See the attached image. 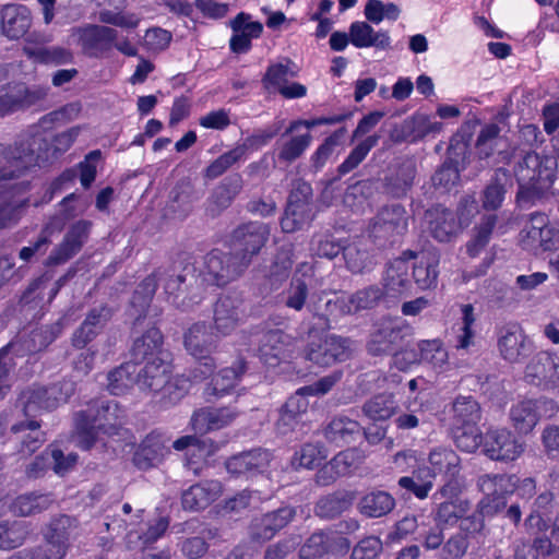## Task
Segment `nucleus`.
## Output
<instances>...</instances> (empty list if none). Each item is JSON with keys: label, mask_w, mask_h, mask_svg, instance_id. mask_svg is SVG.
Segmentation results:
<instances>
[{"label": "nucleus", "mask_w": 559, "mask_h": 559, "mask_svg": "<svg viewBox=\"0 0 559 559\" xmlns=\"http://www.w3.org/2000/svg\"><path fill=\"white\" fill-rule=\"evenodd\" d=\"M79 134L80 128L73 127L57 134L49 146L40 127L34 126L14 146L0 144V188L31 167L52 163L71 147Z\"/></svg>", "instance_id": "1"}, {"label": "nucleus", "mask_w": 559, "mask_h": 559, "mask_svg": "<svg viewBox=\"0 0 559 559\" xmlns=\"http://www.w3.org/2000/svg\"><path fill=\"white\" fill-rule=\"evenodd\" d=\"M126 414L114 402H102L75 415V442L83 450L91 449L100 433L114 436L124 423Z\"/></svg>", "instance_id": "2"}, {"label": "nucleus", "mask_w": 559, "mask_h": 559, "mask_svg": "<svg viewBox=\"0 0 559 559\" xmlns=\"http://www.w3.org/2000/svg\"><path fill=\"white\" fill-rule=\"evenodd\" d=\"M158 282L164 286L167 300L181 310H190L203 299L201 294L192 292L190 296L180 298L181 284L185 282V277L175 270H165L158 271L142 281L132 297V306L139 307L141 312L144 311L155 294Z\"/></svg>", "instance_id": "3"}, {"label": "nucleus", "mask_w": 559, "mask_h": 559, "mask_svg": "<svg viewBox=\"0 0 559 559\" xmlns=\"http://www.w3.org/2000/svg\"><path fill=\"white\" fill-rule=\"evenodd\" d=\"M218 337L205 322L190 325L183 334V346L189 355L198 362L193 368V379L204 380L211 376L216 367L211 356L217 348Z\"/></svg>", "instance_id": "4"}, {"label": "nucleus", "mask_w": 559, "mask_h": 559, "mask_svg": "<svg viewBox=\"0 0 559 559\" xmlns=\"http://www.w3.org/2000/svg\"><path fill=\"white\" fill-rule=\"evenodd\" d=\"M298 67L289 58L271 62L262 76L263 88L270 94H280L285 99L302 98L307 95V86L298 82H289L297 76Z\"/></svg>", "instance_id": "5"}, {"label": "nucleus", "mask_w": 559, "mask_h": 559, "mask_svg": "<svg viewBox=\"0 0 559 559\" xmlns=\"http://www.w3.org/2000/svg\"><path fill=\"white\" fill-rule=\"evenodd\" d=\"M79 522L75 518L61 514L53 518L45 534V544L36 547L46 559H63L74 537Z\"/></svg>", "instance_id": "6"}, {"label": "nucleus", "mask_w": 559, "mask_h": 559, "mask_svg": "<svg viewBox=\"0 0 559 559\" xmlns=\"http://www.w3.org/2000/svg\"><path fill=\"white\" fill-rule=\"evenodd\" d=\"M497 345L501 357L511 364L522 362L534 349L533 342L516 322L497 329Z\"/></svg>", "instance_id": "7"}, {"label": "nucleus", "mask_w": 559, "mask_h": 559, "mask_svg": "<svg viewBox=\"0 0 559 559\" xmlns=\"http://www.w3.org/2000/svg\"><path fill=\"white\" fill-rule=\"evenodd\" d=\"M270 237V228L261 222H249L238 226L233 233L234 247L238 260L247 267L253 255L258 254Z\"/></svg>", "instance_id": "8"}, {"label": "nucleus", "mask_w": 559, "mask_h": 559, "mask_svg": "<svg viewBox=\"0 0 559 559\" xmlns=\"http://www.w3.org/2000/svg\"><path fill=\"white\" fill-rule=\"evenodd\" d=\"M71 392L72 388L67 383L28 389L22 394L25 415L35 416L41 411H52L66 403Z\"/></svg>", "instance_id": "9"}, {"label": "nucleus", "mask_w": 559, "mask_h": 559, "mask_svg": "<svg viewBox=\"0 0 559 559\" xmlns=\"http://www.w3.org/2000/svg\"><path fill=\"white\" fill-rule=\"evenodd\" d=\"M245 269L238 260V255L213 250L205 257L202 281L209 285L224 286L239 276Z\"/></svg>", "instance_id": "10"}, {"label": "nucleus", "mask_w": 559, "mask_h": 559, "mask_svg": "<svg viewBox=\"0 0 559 559\" xmlns=\"http://www.w3.org/2000/svg\"><path fill=\"white\" fill-rule=\"evenodd\" d=\"M557 159L554 156L527 152L514 167L518 183L554 182L556 178Z\"/></svg>", "instance_id": "11"}, {"label": "nucleus", "mask_w": 559, "mask_h": 559, "mask_svg": "<svg viewBox=\"0 0 559 559\" xmlns=\"http://www.w3.org/2000/svg\"><path fill=\"white\" fill-rule=\"evenodd\" d=\"M524 451V444L507 428L490 429L484 435L483 453L492 461H515Z\"/></svg>", "instance_id": "12"}, {"label": "nucleus", "mask_w": 559, "mask_h": 559, "mask_svg": "<svg viewBox=\"0 0 559 559\" xmlns=\"http://www.w3.org/2000/svg\"><path fill=\"white\" fill-rule=\"evenodd\" d=\"M245 317L243 299L237 293L222 295L214 306V326L217 334L229 335Z\"/></svg>", "instance_id": "13"}, {"label": "nucleus", "mask_w": 559, "mask_h": 559, "mask_svg": "<svg viewBox=\"0 0 559 559\" xmlns=\"http://www.w3.org/2000/svg\"><path fill=\"white\" fill-rule=\"evenodd\" d=\"M47 95L41 86L28 87L24 83L8 85L0 88V117L25 109Z\"/></svg>", "instance_id": "14"}, {"label": "nucleus", "mask_w": 559, "mask_h": 559, "mask_svg": "<svg viewBox=\"0 0 559 559\" xmlns=\"http://www.w3.org/2000/svg\"><path fill=\"white\" fill-rule=\"evenodd\" d=\"M424 221L428 233L440 242L450 241L462 230L455 213L442 204L428 209Z\"/></svg>", "instance_id": "15"}, {"label": "nucleus", "mask_w": 559, "mask_h": 559, "mask_svg": "<svg viewBox=\"0 0 559 559\" xmlns=\"http://www.w3.org/2000/svg\"><path fill=\"white\" fill-rule=\"evenodd\" d=\"M32 24V11L24 4L8 3L0 10V34L9 40L24 37Z\"/></svg>", "instance_id": "16"}, {"label": "nucleus", "mask_w": 559, "mask_h": 559, "mask_svg": "<svg viewBox=\"0 0 559 559\" xmlns=\"http://www.w3.org/2000/svg\"><path fill=\"white\" fill-rule=\"evenodd\" d=\"M91 226L92 223L85 219H80L71 225L62 242L50 252L47 264H62L75 255L87 240Z\"/></svg>", "instance_id": "17"}, {"label": "nucleus", "mask_w": 559, "mask_h": 559, "mask_svg": "<svg viewBox=\"0 0 559 559\" xmlns=\"http://www.w3.org/2000/svg\"><path fill=\"white\" fill-rule=\"evenodd\" d=\"M383 292L378 286H369L357 290L350 296L337 297L334 301L326 302V310L330 314L337 311L338 314L355 313L376 307L381 300Z\"/></svg>", "instance_id": "18"}, {"label": "nucleus", "mask_w": 559, "mask_h": 559, "mask_svg": "<svg viewBox=\"0 0 559 559\" xmlns=\"http://www.w3.org/2000/svg\"><path fill=\"white\" fill-rule=\"evenodd\" d=\"M169 441L170 438L166 433L158 430L152 431L145 437L134 453V464L140 469L156 466L169 454Z\"/></svg>", "instance_id": "19"}, {"label": "nucleus", "mask_w": 559, "mask_h": 559, "mask_svg": "<svg viewBox=\"0 0 559 559\" xmlns=\"http://www.w3.org/2000/svg\"><path fill=\"white\" fill-rule=\"evenodd\" d=\"M296 514L295 509L283 507L276 511L255 518L250 525V535L252 539L258 542H267L275 534L284 528Z\"/></svg>", "instance_id": "20"}, {"label": "nucleus", "mask_w": 559, "mask_h": 559, "mask_svg": "<svg viewBox=\"0 0 559 559\" xmlns=\"http://www.w3.org/2000/svg\"><path fill=\"white\" fill-rule=\"evenodd\" d=\"M272 461V453L265 449H254L236 454L227 460L228 473L240 476H253L266 471Z\"/></svg>", "instance_id": "21"}, {"label": "nucleus", "mask_w": 559, "mask_h": 559, "mask_svg": "<svg viewBox=\"0 0 559 559\" xmlns=\"http://www.w3.org/2000/svg\"><path fill=\"white\" fill-rule=\"evenodd\" d=\"M411 329L402 321L384 320L372 333L368 344L369 352L373 355H381L392 349L393 345L408 335Z\"/></svg>", "instance_id": "22"}, {"label": "nucleus", "mask_w": 559, "mask_h": 559, "mask_svg": "<svg viewBox=\"0 0 559 559\" xmlns=\"http://www.w3.org/2000/svg\"><path fill=\"white\" fill-rule=\"evenodd\" d=\"M28 190L29 183L22 181L12 186L9 191L0 192V229L19 222L29 200L16 197Z\"/></svg>", "instance_id": "23"}, {"label": "nucleus", "mask_w": 559, "mask_h": 559, "mask_svg": "<svg viewBox=\"0 0 559 559\" xmlns=\"http://www.w3.org/2000/svg\"><path fill=\"white\" fill-rule=\"evenodd\" d=\"M294 338L281 330L269 331L260 338L259 356L264 364L275 366L286 356Z\"/></svg>", "instance_id": "24"}, {"label": "nucleus", "mask_w": 559, "mask_h": 559, "mask_svg": "<svg viewBox=\"0 0 559 559\" xmlns=\"http://www.w3.org/2000/svg\"><path fill=\"white\" fill-rule=\"evenodd\" d=\"M222 492L223 486L218 480H206L192 485L182 493V507L190 511L203 510L216 501Z\"/></svg>", "instance_id": "25"}, {"label": "nucleus", "mask_w": 559, "mask_h": 559, "mask_svg": "<svg viewBox=\"0 0 559 559\" xmlns=\"http://www.w3.org/2000/svg\"><path fill=\"white\" fill-rule=\"evenodd\" d=\"M173 366L168 358L158 357V360H148L138 372L136 384L141 390L159 393L166 385Z\"/></svg>", "instance_id": "26"}, {"label": "nucleus", "mask_w": 559, "mask_h": 559, "mask_svg": "<svg viewBox=\"0 0 559 559\" xmlns=\"http://www.w3.org/2000/svg\"><path fill=\"white\" fill-rule=\"evenodd\" d=\"M238 415L239 411L231 406L201 409L192 416L191 425L200 432L218 430L231 424Z\"/></svg>", "instance_id": "27"}, {"label": "nucleus", "mask_w": 559, "mask_h": 559, "mask_svg": "<svg viewBox=\"0 0 559 559\" xmlns=\"http://www.w3.org/2000/svg\"><path fill=\"white\" fill-rule=\"evenodd\" d=\"M349 38L356 48L374 47L385 50L391 47V38L386 31H374L367 22L356 21L349 26Z\"/></svg>", "instance_id": "28"}, {"label": "nucleus", "mask_w": 559, "mask_h": 559, "mask_svg": "<svg viewBox=\"0 0 559 559\" xmlns=\"http://www.w3.org/2000/svg\"><path fill=\"white\" fill-rule=\"evenodd\" d=\"M538 400H522L513 404L509 411L512 427L518 433L527 435L536 427L540 419Z\"/></svg>", "instance_id": "29"}, {"label": "nucleus", "mask_w": 559, "mask_h": 559, "mask_svg": "<svg viewBox=\"0 0 559 559\" xmlns=\"http://www.w3.org/2000/svg\"><path fill=\"white\" fill-rule=\"evenodd\" d=\"M132 357L134 364L148 360H158V357L169 358L163 349V334L157 328L148 329L141 337L133 343Z\"/></svg>", "instance_id": "30"}, {"label": "nucleus", "mask_w": 559, "mask_h": 559, "mask_svg": "<svg viewBox=\"0 0 559 559\" xmlns=\"http://www.w3.org/2000/svg\"><path fill=\"white\" fill-rule=\"evenodd\" d=\"M245 371L246 362L243 360L236 361L230 368L219 370L205 389L206 399L211 401L212 397L219 399L228 394L239 382Z\"/></svg>", "instance_id": "31"}, {"label": "nucleus", "mask_w": 559, "mask_h": 559, "mask_svg": "<svg viewBox=\"0 0 559 559\" xmlns=\"http://www.w3.org/2000/svg\"><path fill=\"white\" fill-rule=\"evenodd\" d=\"M337 545L348 547L344 537L316 532L301 546L299 557L300 559H320L324 555L333 552Z\"/></svg>", "instance_id": "32"}, {"label": "nucleus", "mask_w": 559, "mask_h": 559, "mask_svg": "<svg viewBox=\"0 0 559 559\" xmlns=\"http://www.w3.org/2000/svg\"><path fill=\"white\" fill-rule=\"evenodd\" d=\"M73 36H78L79 44L86 52H94L110 45L117 39L118 33L115 28L100 25H87L73 31Z\"/></svg>", "instance_id": "33"}, {"label": "nucleus", "mask_w": 559, "mask_h": 559, "mask_svg": "<svg viewBox=\"0 0 559 559\" xmlns=\"http://www.w3.org/2000/svg\"><path fill=\"white\" fill-rule=\"evenodd\" d=\"M451 420L453 428L477 426L481 419V408L473 396H457L452 403Z\"/></svg>", "instance_id": "34"}, {"label": "nucleus", "mask_w": 559, "mask_h": 559, "mask_svg": "<svg viewBox=\"0 0 559 559\" xmlns=\"http://www.w3.org/2000/svg\"><path fill=\"white\" fill-rule=\"evenodd\" d=\"M313 275V266L304 262L300 263L294 274L290 286L286 293L285 305L296 311H300L308 296V285L306 283L307 277Z\"/></svg>", "instance_id": "35"}, {"label": "nucleus", "mask_w": 559, "mask_h": 559, "mask_svg": "<svg viewBox=\"0 0 559 559\" xmlns=\"http://www.w3.org/2000/svg\"><path fill=\"white\" fill-rule=\"evenodd\" d=\"M311 197V187L306 182H300L290 192L285 212L302 227L312 219L311 205L309 199Z\"/></svg>", "instance_id": "36"}, {"label": "nucleus", "mask_w": 559, "mask_h": 559, "mask_svg": "<svg viewBox=\"0 0 559 559\" xmlns=\"http://www.w3.org/2000/svg\"><path fill=\"white\" fill-rule=\"evenodd\" d=\"M361 426L358 421L345 416L335 417L325 429V437L336 447L354 442L360 436Z\"/></svg>", "instance_id": "37"}, {"label": "nucleus", "mask_w": 559, "mask_h": 559, "mask_svg": "<svg viewBox=\"0 0 559 559\" xmlns=\"http://www.w3.org/2000/svg\"><path fill=\"white\" fill-rule=\"evenodd\" d=\"M429 466L427 467L429 475L456 476L460 474V457L451 449L436 448L429 453Z\"/></svg>", "instance_id": "38"}, {"label": "nucleus", "mask_w": 559, "mask_h": 559, "mask_svg": "<svg viewBox=\"0 0 559 559\" xmlns=\"http://www.w3.org/2000/svg\"><path fill=\"white\" fill-rule=\"evenodd\" d=\"M395 507V499L386 491L372 490L361 497L358 509L368 518H381L390 513Z\"/></svg>", "instance_id": "39"}, {"label": "nucleus", "mask_w": 559, "mask_h": 559, "mask_svg": "<svg viewBox=\"0 0 559 559\" xmlns=\"http://www.w3.org/2000/svg\"><path fill=\"white\" fill-rule=\"evenodd\" d=\"M407 228V216L404 207L399 204L385 206L377 216L373 233L402 234Z\"/></svg>", "instance_id": "40"}, {"label": "nucleus", "mask_w": 559, "mask_h": 559, "mask_svg": "<svg viewBox=\"0 0 559 559\" xmlns=\"http://www.w3.org/2000/svg\"><path fill=\"white\" fill-rule=\"evenodd\" d=\"M23 52L34 62L41 64L60 66L72 62V52L61 46L34 47L25 45Z\"/></svg>", "instance_id": "41"}, {"label": "nucleus", "mask_w": 559, "mask_h": 559, "mask_svg": "<svg viewBox=\"0 0 559 559\" xmlns=\"http://www.w3.org/2000/svg\"><path fill=\"white\" fill-rule=\"evenodd\" d=\"M508 180L509 171L507 169H496L493 177L483 191V209L486 211H496L502 205L507 193L506 183Z\"/></svg>", "instance_id": "42"}, {"label": "nucleus", "mask_w": 559, "mask_h": 559, "mask_svg": "<svg viewBox=\"0 0 559 559\" xmlns=\"http://www.w3.org/2000/svg\"><path fill=\"white\" fill-rule=\"evenodd\" d=\"M355 500L350 491H336L322 497L316 504V514L322 519H333L348 510Z\"/></svg>", "instance_id": "43"}, {"label": "nucleus", "mask_w": 559, "mask_h": 559, "mask_svg": "<svg viewBox=\"0 0 559 559\" xmlns=\"http://www.w3.org/2000/svg\"><path fill=\"white\" fill-rule=\"evenodd\" d=\"M556 355L557 353L550 352L537 353L525 368V380L543 389L549 376V371L554 368Z\"/></svg>", "instance_id": "44"}, {"label": "nucleus", "mask_w": 559, "mask_h": 559, "mask_svg": "<svg viewBox=\"0 0 559 559\" xmlns=\"http://www.w3.org/2000/svg\"><path fill=\"white\" fill-rule=\"evenodd\" d=\"M53 499L46 493H25L16 497L11 503V511L19 516H29L47 510Z\"/></svg>", "instance_id": "45"}, {"label": "nucleus", "mask_w": 559, "mask_h": 559, "mask_svg": "<svg viewBox=\"0 0 559 559\" xmlns=\"http://www.w3.org/2000/svg\"><path fill=\"white\" fill-rule=\"evenodd\" d=\"M472 127L463 124L451 138L445 160L452 162L465 168V160L468 156V148L472 141Z\"/></svg>", "instance_id": "46"}, {"label": "nucleus", "mask_w": 559, "mask_h": 559, "mask_svg": "<svg viewBox=\"0 0 559 559\" xmlns=\"http://www.w3.org/2000/svg\"><path fill=\"white\" fill-rule=\"evenodd\" d=\"M247 153L246 144H238L214 159L204 170L207 179H216L231 168L238 162L245 159Z\"/></svg>", "instance_id": "47"}, {"label": "nucleus", "mask_w": 559, "mask_h": 559, "mask_svg": "<svg viewBox=\"0 0 559 559\" xmlns=\"http://www.w3.org/2000/svg\"><path fill=\"white\" fill-rule=\"evenodd\" d=\"M497 215H484L474 228V236L466 245L469 257H476L488 245L497 224Z\"/></svg>", "instance_id": "48"}, {"label": "nucleus", "mask_w": 559, "mask_h": 559, "mask_svg": "<svg viewBox=\"0 0 559 559\" xmlns=\"http://www.w3.org/2000/svg\"><path fill=\"white\" fill-rule=\"evenodd\" d=\"M136 364L126 362L108 374V390L112 395L124 394L136 382Z\"/></svg>", "instance_id": "49"}, {"label": "nucleus", "mask_w": 559, "mask_h": 559, "mask_svg": "<svg viewBox=\"0 0 559 559\" xmlns=\"http://www.w3.org/2000/svg\"><path fill=\"white\" fill-rule=\"evenodd\" d=\"M500 131V127L496 123H488L481 128L475 145L480 158H488L495 152H500L499 146L502 142Z\"/></svg>", "instance_id": "50"}, {"label": "nucleus", "mask_w": 559, "mask_h": 559, "mask_svg": "<svg viewBox=\"0 0 559 559\" xmlns=\"http://www.w3.org/2000/svg\"><path fill=\"white\" fill-rule=\"evenodd\" d=\"M328 457L325 448L318 443H306L295 452L292 464L295 467L312 469Z\"/></svg>", "instance_id": "51"}, {"label": "nucleus", "mask_w": 559, "mask_h": 559, "mask_svg": "<svg viewBox=\"0 0 559 559\" xmlns=\"http://www.w3.org/2000/svg\"><path fill=\"white\" fill-rule=\"evenodd\" d=\"M193 379V369L190 371V376H168L166 385L160 390L162 401L164 404H176L179 402L189 391ZM199 380H195L198 382Z\"/></svg>", "instance_id": "52"}, {"label": "nucleus", "mask_w": 559, "mask_h": 559, "mask_svg": "<svg viewBox=\"0 0 559 559\" xmlns=\"http://www.w3.org/2000/svg\"><path fill=\"white\" fill-rule=\"evenodd\" d=\"M554 182H523L519 183L516 202L520 207L527 209L542 202Z\"/></svg>", "instance_id": "53"}, {"label": "nucleus", "mask_w": 559, "mask_h": 559, "mask_svg": "<svg viewBox=\"0 0 559 559\" xmlns=\"http://www.w3.org/2000/svg\"><path fill=\"white\" fill-rule=\"evenodd\" d=\"M469 509L468 500L444 501L439 504L435 520L438 525H454Z\"/></svg>", "instance_id": "54"}, {"label": "nucleus", "mask_w": 559, "mask_h": 559, "mask_svg": "<svg viewBox=\"0 0 559 559\" xmlns=\"http://www.w3.org/2000/svg\"><path fill=\"white\" fill-rule=\"evenodd\" d=\"M411 285L407 276V266L404 261H396L388 270L384 277V286L388 293L393 295L404 294Z\"/></svg>", "instance_id": "55"}, {"label": "nucleus", "mask_w": 559, "mask_h": 559, "mask_svg": "<svg viewBox=\"0 0 559 559\" xmlns=\"http://www.w3.org/2000/svg\"><path fill=\"white\" fill-rule=\"evenodd\" d=\"M380 140L379 134L367 136L358 143L346 157V159L338 166V173L345 175L355 169L368 155V153L378 144Z\"/></svg>", "instance_id": "56"}, {"label": "nucleus", "mask_w": 559, "mask_h": 559, "mask_svg": "<svg viewBox=\"0 0 559 559\" xmlns=\"http://www.w3.org/2000/svg\"><path fill=\"white\" fill-rule=\"evenodd\" d=\"M395 407L392 395L379 394L365 404L364 412L372 420H385L392 416Z\"/></svg>", "instance_id": "57"}, {"label": "nucleus", "mask_w": 559, "mask_h": 559, "mask_svg": "<svg viewBox=\"0 0 559 559\" xmlns=\"http://www.w3.org/2000/svg\"><path fill=\"white\" fill-rule=\"evenodd\" d=\"M454 429L455 445L467 453L475 452L479 447L484 449V436L477 426Z\"/></svg>", "instance_id": "58"}, {"label": "nucleus", "mask_w": 559, "mask_h": 559, "mask_svg": "<svg viewBox=\"0 0 559 559\" xmlns=\"http://www.w3.org/2000/svg\"><path fill=\"white\" fill-rule=\"evenodd\" d=\"M26 534V530L21 522L0 523V549H12L21 546Z\"/></svg>", "instance_id": "59"}, {"label": "nucleus", "mask_w": 559, "mask_h": 559, "mask_svg": "<svg viewBox=\"0 0 559 559\" xmlns=\"http://www.w3.org/2000/svg\"><path fill=\"white\" fill-rule=\"evenodd\" d=\"M364 454L360 450L356 448H350L337 453L332 460V464L336 469H338V474L342 476H347L352 474L364 461Z\"/></svg>", "instance_id": "60"}, {"label": "nucleus", "mask_w": 559, "mask_h": 559, "mask_svg": "<svg viewBox=\"0 0 559 559\" xmlns=\"http://www.w3.org/2000/svg\"><path fill=\"white\" fill-rule=\"evenodd\" d=\"M511 476L507 474H484L477 478V488L484 496L502 495L510 485Z\"/></svg>", "instance_id": "61"}, {"label": "nucleus", "mask_w": 559, "mask_h": 559, "mask_svg": "<svg viewBox=\"0 0 559 559\" xmlns=\"http://www.w3.org/2000/svg\"><path fill=\"white\" fill-rule=\"evenodd\" d=\"M448 360V353L440 341L421 342V365L432 369L441 368Z\"/></svg>", "instance_id": "62"}, {"label": "nucleus", "mask_w": 559, "mask_h": 559, "mask_svg": "<svg viewBox=\"0 0 559 559\" xmlns=\"http://www.w3.org/2000/svg\"><path fill=\"white\" fill-rule=\"evenodd\" d=\"M350 342L347 338L341 336L330 335L324 338V348L329 354L325 364H334L336 361H343L349 357Z\"/></svg>", "instance_id": "63"}, {"label": "nucleus", "mask_w": 559, "mask_h": 559, "mask_svg": "<svg viewBox=\"0 0 559 559\" xmlns=\"http://www.w3.org/2000/svg\"><path fill=\"white\" fill-rule=\"evenodd\" d=\"M311 135L309 132L293 136L289 141L283 144L278 157L284 162H293L297 159L310 145Z\"/></svg>", "instance_id": "64"}]
</instances>
